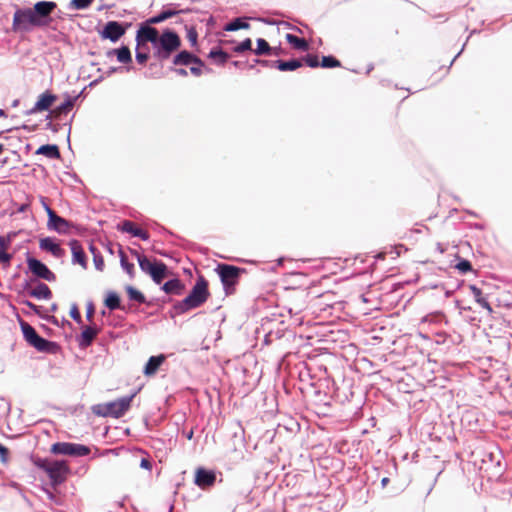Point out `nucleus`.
Masks as SVG:
<instances>
[{
    "instance_id": "nucleus-1",
    "label": "nucleus",
    "mask_w": 512,
    "mask_h": 512,
    "mask_svg": "<svg viewBox=\"0 0 512 512\" xmlns=\"http://www.w3.org/2000/svg\"><path fill=\"white\" fill-rule=\"evenodd\" d=\"M207 286L208 284L206 280L203 277H200L196 281L189 295L179 302L176 308L181 312H186L190 309L201 306L209 296Z\"/></svg>"
},
{
    "instance_id": "nucleus-2",
    "label": "nucleus",
    "mask_w": 512,
    "mask_h": 512,
    "mask_svg": "<svg viewBox=\"0 0 512 512\" xmlns=\"http://www.w3.org/2000/svg\"><path fill=\"white\" fill-rule=\"evenodd\" d=\"M181 45L179 36L170 30H165L159 35L153 49L154 56L160 60L168 59Z\"/></svg>"
},
{
    "instance_id": "nucleus-3",
    "label": "nucleus",
    "mask_w": 512,
    "mask_h": 512,
    "mask_svg": "<svg viewBox=\"0 0 512 512\" xmlns=\"http://www.w3.org/2000/svg\"><path fill=\"white\" fill-rule=\"evenodd\" d=\"M133 397L134 395L125 396L112 402L97 405L93 408V411L104 417L111 416L119 418L129 409Z\"/></svg>"
},
{
    "instance_id": "nucleus-4",
    "label": "nucleus",
    "mask_w": 512,
    "mask_h": 512,
    "mask_svg": "<svg viewBox=\"0 0 512 512\" xmlns=\"http://www.w3.org/2000/svg\"><path fill=\"white\" fill-rule=\"evenodd\" d=\"M138 264L142 272L148 274L156 284H161L166 276L167 266L160 261H151L146 256L134 251Z\"/></svg>"
},
{
    "instance_id": "nucleus-5",
    "label": "nucleus",
    "mask_w": 512,
    "mask_h": 512,
    "mask_svg": "<svg viewBox=\"0 0 512 512\" xmlns=\"http://www.w3.org/2000/svg\"><path fill=\"white\" fill-rule=\"evenodd\" d=\"M215 271L221 279L226 294L232 293L242 269L233 265L219 264Z\"/></svg>"
},
{
    "instance_id": "nucleus-6",
    "label": "nucleus",
    "mask_w": 512,
    "mask_h": 512,
    "mask_svg": "<svg viewBox=\"0 0 512 512\" xmlns=\"http://www.w3.org/2000/svg\"><path fill=\"white\" fill-rule=\"evenodd\" d=\"M41 26L40 20L34 14L33 9H18L13 16L14 30H29L31 27Z\"/></svg>"
},
{
    "instance_id": "nucleus-7",
    "label": "nucleus",
    "mask_w": 512,
    "mask_h": 512,
    "mask_svg": "<svg viewBox=\"0 0 512 512\" xmlns=\"http://www.w3.org/2000/svg\"><path fill=\"white\" fill-rule=\"evenodd\" d=\"M21 329L24 336V339L35 349L41 352L50 351V348L54 345L53 342H50L42 337H40L36 330L28 323L22 322Z\"/></svg>"
},
{
    "instance_id": "nucleus-8",
    "label": "nucleus",
    "mask_w": 512,
    "mask_h": 512,
    "mask_svg": "<svg viewBox=\"0 0 512 512\" xmlns=\"http://www.w3.org/2000/svg\"><path fill=\"white\" fill-rule=\"evenodd\" d=\"M42 468L48 474L53 484L62 483L69 473L68 464L64 460L47 461Z\"/></svg>"
},
{
    "instance_id": "nucleus-9",
    "label": "nucleus",
    "mask_w": 512,
    "mask_h": 512,
    "mask_svg": "<svg viewBox=\"0 0 512 512\" xmlns=\"http://www.w3.org/2000/svg\"><path fill=\"white\" fill-rule=\"evenodd\" d=\"M51 452L58 455H68L73 457H82L90 453V448L83 444L70 442H57L51 447Z\"/></svg>"
},
{
    "instance_id": "nucleus-10",
    "label": "nucleus",
    "mask_w": 512,
    "mask_h": 512,
    "mask_svg": "<svg viewBox=\"0 0 512 512\" xmlns=\"http://www.w3.org/2000/svg\"><path fill=\"white\" fill-rule=\"evenodd\" d=\"M27 265L29 270L38 278L44 279L46 281H54L55 274L40 260L29 257L27 259Z\"/></svg>"
},
{
    "instance_id": "nucleus-11",
    "label": "nucleus",
    "mask_w": 512,
    "mask_h": 512,
    "mask_svg": "<svg viewBox=\"0 0 512 512\" xmlns=\"http://www.w3.org/2000/svg\"><path fill=\"white\" fill-rule=\"evenodd\" d=\"M126 32V28L123 27L117 21H109L105 24L104 28L99 32L102 39H109L111 42H117Z\"/></svg>"
},
{
    "instance_id": "nucleus-12",
    "label": "nucleus",
    "mask_w": 512,
    "mask_h": 512,
    "mask_svg": "<svg viewBox=\"0 0 512 512\" xmlns=\"http://www.w3.org/2000/svg\"><path fill=\"white\" fill-rule=\"evenodd\" d=\"M70 223L58 216L52 209H48L47 228L56 231L59 234H67L70 229Z\"/></svg>"
},
{
    "instance_id": "nucleus-13",
    "label": "nucleus",
    "mask_w": 512,
    "mask_h": 512,
    "mask_svg": "<svg viewBox=\"0 0 512 512\" xmlns=\"http://www.w3.org/2000/svg\"><path fill=\"white\" fill-rule=\"evenodd\" d=\"M55 7L56 4L51 1H40L34 5L33 11L38 20H40L41 26L47 25V18Z\"/></svg>"
},
{
    "instance_id": "nucleus-14",
    "label": "nucleus",
    "mask_w": 512,
    "mask_h": 512,
    "mask_svg": "<svg viewBox=\"0 0 512 512\" xmlns=\"http://www.w3.org/2000/svg\"><path fill=\"white\" fill-rule=\"evenodd\" d=\"M159 37V32L156 28L151 27L150 24L141 26L137 31L136 40L138 45L141 42H150L154 47L157 39Z\"/></svg>"
},
{
    "instance_id": "nucleus-15",
    "label": "nucleus",
    "mask_w": 512,
    "mask_h": 512,
    "mask_svg": "<svg viewBox=\"0 0 512 512\" xmlns=\"http://www.w3.org/2000/svg\"><path fill=\"white\" fill-rule=\"evenodd\" d=\"M216 475L213 471L206 470L204 468H198L195 472V484L205 489L212 486L215 483Z\"/></svg>"
},
{
    "instance_id": "nucleus-16",
    "label": "nucleus",
    "mask_w": 512,
    "mask_h": 512,
    "mask_svg": "<svg viewBox=\"0 0 512 512\" xmlns=\"http://www.w3.org/2000/svg\"><path fill=\"white\" fill-rule=\"evenodd\" d=\"M56 100V96L49 93L44 92L39 97L34 106L29 110V114H35L38 112L46 111L50 108L53 102Z\"/></svg>"
},
{
    "instance_id": "nucleus-17",
    "label": "nucleus",
    "mask_w": 512,
    "mask_h": 512,
    "mask_svg": "<svg viewBox=\"0 0 512 512\" xmlns=\"http://www.w3.org/2000/svg\"><path fill=\"white\" fill-rule=\"evenodd\" d=\"M39 247L43 251L50 252L56 258H61L65 254L64 249L51 237L40 239Z\"/></svg>"
},
{
    "instance_id": "nucleus-18",
    "label": "nucleus",
    "mask_w": 512,
    "mask_h": 512,
    "mask_svg": "<svg viewBox=\"0 0 512 512\" xmlns=\"http://www.w3.org/2000/svg\"><path fill=\"white\" fill-rule=\"evenodd\" d=\"M12 242V235L0 236V263H2L5 267L10 266V262L13 258V255L7 253L6 250L10 247Z\"/></svg>"
},
{
    "instance_id": "nucleus-19",
    "label": "nucleus",
    "mask_w": 512,
    "mask_h": 512,
    "mask_svg": "<svg viewBox=\"0 0 512 512\" xmlns=\"http://www.w3.org/2000/svg\"><path fill=\"white\" fill-rule=\"evenodd\" d=\"M70 248L72 251V262L81 265L85 269L87 267L86 256L80 243L77 240H72Z\"/></svg>"
},
{
    "instance_id": "nucleus-20",
    "label": "nucleus",
    "mask_w": 512,
    "mask_h": 512,
    "mask_svg": "<svg viewBox=\"0 0 512 512\" xmlns=\"http://www.w3.org/2000/svg\"><path fill=\"white\" fill-rule=\"evenodd\" d=\"M165 359L166 357L163 354L151 356L144 367L143 373L146 376L154 375L159 367L164 363Z\"/></svg>"
},
{
    "instance_id": "nucleus-21",
    "label": "nucleus",
    "mask_w": 512,
    "mask_h": 512,
    "mask_svg": "<svg viewBox=\"0 0 512 512\" xmlns=\"http://www.w3.org/2000/svg\"><path fill=\"white\" fill-rule=\"evenodd\" d=\"M121 231L129 233L133 235L134 237H139L142 240H148L149 235L144 230L136 227L133 222L129 220H125L122 222V224L119 226Z\"/></svg>"
},
{
    "instance_id": "nucleus-22",
    "label": "nucleus",
    "mask_w": 512,
    "mask_h": 512,
    "mask_svg": "<svg viewBox=\"0 0 512 512\" xmlns=\"http://www.w3.org/2000/svg\"><path fill=\"white\" fill-rule=\"evenodd\" d=\"M174 65H189L191 63L202 65V61L188 51H181L173 59Z\"/></svg>"
},
{
    "instance_id": "nucleus-23",
    "label": "nucleus",
    "mask_w": 512,
    "mask_h": 512,
    "mask_svg": "<svg viewBox=\"0 0 512 512\" xmlns=\"http://www.w3.org/2000/svg\"><path fill=\"white\" fill-rule=\"evenodd\" d=\"M162 290L166 294L181 295L184 290V285L179 279H172L164 283Z\"/></svg>"
},
{
    "instance_id": "nucleus-24",
    "label": "nucleus",
    "mask_w": 512,
    "mask_h": 512,
    "mask_svg": "<svg viewBox=\"0 0 512 512\" xmlns=\"http://www.w3.org/2000/svg\"><path fill=\"white\" fill-rule=\"evenodd\" d=\"M36 154L46 156L49 159H58L60 157L59 148L54 144H46L40 146Z\"/></svg>"
},
{
    "instance_id": "nucleus-25",
    "label": "nucleus",
    "mask_w": 512,
    "mask_h": 512,
    "mask_svg": "<svg viewBox=\"0 0 512 512\" xmlns=\"http://www.w3.org/2000/svg\"><path fill=\"white\" fill-rule=\"evenodd\" d=\"M29 294H30V296H32L36 299L48 300L52 297V292H51L50 288L44 283H39L35 288H33L29 292Z\"/></svg>"
},
{
    "instance_id": "nucleus-26",
    "label": "nucleus",
    "mask_w": 512,
    "mask_h": 512,
    "mask_svg": "<svg viewBox=\"0 0 512 512\" xmlns=\"http://www.w3.org/2000/svg\"><path fill=\"white\" fill-rule=\"evenodd\" d=\"M470 291L475 299V301L482 307L484 308L485 310H487V312L489 314H492L493 313V309L491 307V305L488 303V301L482 296V291L481 289H479L477 286L475 285H470Z\"/></svg>"
},
{
    "instance_id": "nucleus-27",
    "label": "nucleus",
    "mask_w": 512,
    "mask_h": 512,
    "mask_svg": "<svg viewBox=\"0 0 512 512\" xmlns=\"http://www.w3.org/2000/svg\"><path fill=\"white\" fill-rule=\"evenodd\" d=\"M112 54H115L117 56V60L120 63H130L132 61V56L129 48L127 46H123L118 49H112L107 52V55L110 56Z\"/></svg>"
},
{
    "instance_id": "nucleus-28",
    "label": "nucleus",
    "mask_w": 512,
    "mask_h": 512,
    "mask_svg": "<svg viewBox=\"0 0 512 512\" xmlns=\"http://www.w3.org/2000/svg\"><path fill=\"white\" fill-rule=\"evenodd\" d=\"M96 335H97V330L95 328L86 326L81 333V337L79 340L80 346L88 347L89 345H91V343Z\"/></svg>"
},
{
    "instance_id": "nucleus-29",
    "label": "nucleus",
    "mask_w": 512,
    "mask_h": 512,
    "mask_svg": "<svg viewBox=\"0 0 512 512\" xmlns=\"http://www.w3.org/2000/svg\"><path fill=\"white\" fill-rule=\"evenodd\" d=\"M274 64L280 71H294L302 66L300 60H290V61H275Z\"/></svg>"
},
{
    "instance_id": "nucleus-30",
    "label": "nucleus",
    "mask_w": 512,
    "mask_h": 512,
    "mask_svg": "<svg viewBox=\"0 0 512 512\" xmlns=\"http://www.w3.org/2000/svg\"><path fill=\"white\" fill-rule=\"evenodd\" d=\"M286 40L289 44L293 45V47L298 50H301V51L308 50V44H307L306 40H304L302 38H298L297 36H295L293 34H287Z\"/></svg>"
},
{
    "instance_id": "nucleus-31",
    "label": "nucleus",
    "mask_w": 512,
    "mask_h": 512,
    "mask_svg": "<svg viewBox=\"0 0 512 512\" xmlns=\"http://www.w3.org/2000/svg\"><path fill=\"white\" fill-rule=\"evenodd\" d=\"M249 23L242 18H236L233 21L227 23L224 27L225 31H237L240 29H248Z\"/></svg>"
},
{
    "instance_id": "nucleus-32",
    "label": "nucleus",
    "mask_w": 512,
    "mask_h": 512,
    "mask_svg": "<svg viewBox=\"0 0 512 512\" xmlns=\"http://www.w3.org/2000/svg\"><path fill=\"white\" fill-rule=\"evenodd\" d=\"M254 53L258 56L262 55H270L272 54V48L270 47L269 43L262 38L257 39V47L254 50Z\"/></svg>"
},
{
    "instance_id": "nucleus-33",
    "label": "nucleus",
    "mask_w": 512,
    "mask_h": 512,
    "mask_svg": "<svg viewBox=\"0 0 512 512\" xmlns=\"http://www.w3.org/2000/svg\"><path fill=\"white\" fill-rule=\"evenodd\" d=\"M209 57L217 64L223 65L228 60L229 55L220 49H213L210 51Z\"/></svg>"
},
{
    "instance_id": "nucleus-34",
    "label": "nucleus",
    "mask_w": 512,
    "mask_h": 512,
    "mask_svg": "<svg viewBox=\"0 0 512 512\" xmlns=\"http://www.w3.org/2000/svg\"><path fill=\"white\" fill-rule=\"evenodd\" d=\"M105 305L110 310H115L120 307V298L115 292H109L105 299Z\"/></svg>"
},
{
    "instance_id": "nucleus-35",
    "label": "nucleus",
    "mask_w": 512,
    "mask_h": 512,
    "mask_svg": "<svg viewBox=\"0 0 512 512\" xmlns=\"http://www.w3.org/2000/svg\"><path fill=\"white\" fill-rule=\"evenodd\" d=\"M126 292H127L128 297H129L130 300L136 301L138 303H144L145 302V296L140 291L135 289L134 287L127 286L126 287Z\"/></svg>"
},
{
    "instance_id": "nucleus-36",
    "label": "nucleus",
    "mask_w": 512,
    "mask_h": 512,
    "mask_svg": "<svg viewBox=\"0 0 512 512\" xmlns=\"http://www.w3.org/2000/svg\"><path fill=\"white\" fill-rule=\"evenodd\" d=\"M91 253L93 254V262L95 268L98 271H102L104 269V260L101 254L97 251V249L93 246L90 247Z\"/></svg>"
},
{
    "instance_id": "nucleus-37",
    "label": "nucleus",
    "mask_w": 512,
    "mask_h": 512,
    "mask_svg": "<svg viewBox=\"0 0 512 512\" xmlns=\"http://www.w3.org/2000/svg\"><path fill=\"white\" fill-rule=\"evenodd\" d=\"M119 256H120L121 267L123 268V270H125L127 272V274H129L130 277H133L134 265L132 263L127 262L126 256L122 250H120Z\"/></svg>"
},
{
    "instance_id": "nucleus-38",
    "label": "nucleus",
    "mask_w": 512,
    "mask_h": 512,
    "mask_svg": "<svg viewBox=\"0 0 512 512\" xmlns=\"http://www.w3.org/2000/svg\"><path fill=\"white\" fill-rule=\"evenodd\" d=\"M75 98L67 97V99L56 108L58 114L67 113L74 106Z\"/></svg>"
},
{
    "instance_id": "nucleus-39",
    "label": "nucleus",
    "mask_w": 512,
    "mask_h": 512,
    "mask_svg": "<svg viewBox=\"0 0 512 512\" xmlns=\"http://www.w3.org/2000/svg\"><path fill=\"white\" fill-rule=\"evenodd\" d=\"M186 37L190 42L191 46L197 45L198 34L193 26H186Z\"/></svg>"
},
{
    "instance_id": "nucleus-40",
    "label": "nucleus",
    "mask_w": 512,
    "mask_h": 512,
    "mask_svg": "<svg viewBox=\"0 0 512 512\" xmlns=\"http://www.w3.org/2000/svg\"><path fill=\"white\" fill-rule=\"evenodd\" d=\"M252 47V41L250 38H246L241 43H239L237 46L233 48L235 53H243L245 51L251 50Z\"/></svg>"
},
{
    "instance_id": "nucleus-41",
    "label": "nucleus",
    "mask_w": 512,
    "mask_h": 512,
    "mask_svg": "<svg viewBox=\"0 0 512 512\" xmlns=\"http://www.w3.org/2000/svg\"><path fill=\"white\" fill-rule=\"evenodd\" d=\"M321 66L323 68H334L339 67L340 62L332 56H324L322 58Z\"/></svg>"
},
{
    "instance_id": "nucleus-42",
    "label": "nucleus",
    "mask_w": 512,
    "mask_h": 512,
    "mask_svg": "<svg viewBox=\"0 0 512 512\" xmlns=\"http://www.w3.org/2000/svg\"><path fill=\"white\" fill-rule=\"evenodd\" d=\"M92 2L93 0H71L70 6L77 10H84L87 9Z\"/></svg>"
},
{
    "instance_id": "nucleus-43",
    "label": "nucleus",
    "mask_w": 512,
    "mask_h": 512,
    "mask_svg": "<svg viewBox=\"0 0 512 512\" xmlns=\"http://www.w3.org/2000/svg\"><path fill=\"white\" fill-rule=\"evenodd\" d=\"M457 269L462 273H467L472 270L471 263L467 260H462L456 265Z\"/></svg>"
},
{
    "instance_id": "nucleus-44",
    "label": "nucleus",
    "mask_w": 512,
    "mask_h": 512,
    "mask_svg": "<svg viewBox=\"0 0 512 512\" xmlns=\"http://www.w3.org/2000/svg\"><path fill=\"white\" fill-rule=\"evenodd\" d=\"M305 61L307 65L311 68H316L319 66L318 57L315 55H308Z\"/></svg>"
},
{
    "instance_id": "nucleus-45",
    "label": "nucleus",
    "mask_w": 512,
    "mask_h": 512,
    "mask_svg": "<svg viewBox=\"0 0 512 512\" xmlns=\"http://www.w3.org/2000/svg\"><path fill=\"white\" fill-rule=\"evenodd\" d=\"M70 316L77 322L81 321V315L78 307L74 304L70 309Z\"/></svg>"
},
{
    "instance_id": "nucleus-46",
    "label": "nucleus",
    "mask_w": 512,
    "mask_h": 512,
    "mask_svg": "<svg viewBox=\"0 0 512 512\" xmlns=\"http://www.w3.org/2000/svg\"><path fill=\"white\" fill-rule=\"evenodd\" d=\"M165 17L163 16V13L161 12L160 14L154 16V17H151L147 20V24H158V23H161L163 21H165Z\"/></svg>"
},
{
    "instance_id": "nucleus-47",
    "label": "nucleus",
    "mask_w": 512,
    "mask_h": 512,
    "mask_svg": "<svg viewBox=\"0 0 512 512\" xmlns=\"http://www.w3.org/2000/svg\"><path fill=\"white\" fill-rule=\"evenodd\" d=\"M148 59V54L146 52H141L139 50L136 51V60L139 64H144Z\"/></svg>"
},
{
    "instance_id": "nucleus-48",
    "label": "nucleus",
    "mask_w": 512,
    "mask_h": 512,
    "mask_svg": "<svg viewBox=\"0 0 512 512\" xmlns=\"http://www.w3.org/2000/svg\"><path fill=\"white\" fill-rule=\"evenodd\" d=\"M140 467L146 470H151L152 464L148 459L142 458L140 462Z\"/></svg>"
},
{
    "instance_id": "nucleus-49",
    "label": "nucleus",
    "mask_w": 512,
    "mask_h": 512,
    "mask_svg": "<svg viewBox=\"0 0 512 512\" xmlns=\"http://www.w3.org/2000/svg\"><path fill=\"white\" fill-rule=\"evenodd\" d=\"M8 454V449L4 447L2 444H0V458L3 462L6 461V457Z\"/></svg>"
},
{
    "instance_id": "nucleus-50",
    "label": "nucleus",
    "mask_w": 512,
    "mask_h": 512,
    "mask_svg": "<svg viewBox=\"0 0 512 512\" xmlns=\"http://www.w3.org/2000/svg\"><path fill=\"white\" fill-rule=\"evenodd\" d=\"M163 13V16L165 17V19H169L171 17H173L174 15L178 14V11H175V10H164L162 11Z\"/></svg>"
},
{
    "instance_id": "nucleus-51",
    "label": "nucleus",
    "mask_w": 512,
    "mask_h": 512,
    "mask_svg": "<svg viewBox=\"0 0 512 512\" xmlns=\"http://www.w3.org/2000/svg\"><path fill=\"white\" fill-rule=\"evenodd\" d=\"M198 66H193L190 68V71L192 74H194L195 76H199L201 75L202 73V70H201V66L200 64H197Z\"/></svg>"
},
{
    "instance_id": "nucleus-52",
    "label": "nucleus",
    "mask_w": 512,
    "mask_h": 512,
    "mask_svg": "<svg viewBox=\"0 0 512 512\" xmlns=\"http://www.w3.org/2000/svg\"><path fill=\"white\" fill-rule=\"evenodd\" d=\"M23 304L26 305L29 309H31L33 311H37V306L35 304H33L32 302L26 300V301H23Z\"/></svg>"
},
{
    "instance_id": "nucleus-53",
    "label": "nucleus",
    "mask_w": 512,
    "mask_h": 512,
    "mask_svg": "<svg viewBox=\"0 0 512 512\" xmlns=\"http://www.w3.org/2000/svg\"><path fill=\"white\" fill-rule=\"evenodd\" d=\"M41 204L44 208V210L46 211V213L48 214V209H51L50 206L46 203V200L44 197H41Z\"/></svg>"
},
{
    "instance_id": "nucleus-54",
    "label": "nucleus",
    "mask_w": 512,
    "mask_h": 512,
    "mask_svg": "<svg viewBox=\"0 0 512 512\" xmlns=\"http://www.w3.org/2000/svg\"><path fill=\"white\" fill-rule=\"evenodd\" d=\"M93 313H94V310H93V306L90 305L87 309V318L88 319H91V317L93 316Z\"/></svg>"
},
{
    "instance_id": "nucleus-55",
    "label": "nucleus",
    "mask_w": 512,
    "mask_h": 512,
    "mask_svg": "<svg viewBox=\"0 0 512 512\" xmlns=\"http://www.w3.org/2000/svg\"><path fill=\"white\" fill-rule=\"evenodd\" d=\"M176 72L181 75V76H186L187 75V71L183 68H180V69H177Z\"/></svg>"
},
{
    "instance_id": "nucleus-56",
    "label": "nucleus",
    "mask_w": 512,
    "mask_h": 512,
    "mask_svg": "<svg viewBox=\"0 0 512 512\" xmlns=\"http://www.w3.org/2000/svg\"><path fill=\"white\" fill-rule=\"evenodd\" d=\"M388 482H389V479H388V478H386V477H384V478L381 480V484H382V486H383V487H385V486L388 484Z\"/></svg>"
},
{
    "instance_id": "nucleus-57",
    "label": "nucleus",
    "mask_w": 512,
    "mask_h": 512,
    "mask_svg": "<svg viewBox=\"0 0 512 512\" xmlns=\"http://www.w3.org/2000/svg\"><path fill=\"white\" fill-rule=\"evenodd\" d=\"M116 71H117V68H115V67H111V68L108 70L107 74H108V75H111V74L115 73Z\"/></svg>"
},
{
    "instance_id": "nucleus-58",
    "label": "nucleus",
    "mask_w": 512,
    "mask_h": 512,
    "mask_svg": "<svg viewBox=\"0 0 512 512\" xmlns=\"http://www.w3.org/2000/svg\"><path fill=\"white\" fill-rule=\"evenodd\" d=\"M255 62H256V63H259V64H262V65H268V61H266V60H259V59H258V60H256Z\"/></svg>"
},
{
    "instance_id": "nucleus-59",
    "label": "nucleus",
    "mask_w": 512,
    "mask_h": 512,
    "mask_svg": "<svg viewBox=\"0 0 512 512\" xmlns=\"http://www.w3.org/2000/svg\"><path fill=\"white\" fill-rule=\"evenodd\" d=\"M280 25H281V26H284V27H286V28H291V26H290V24H289L288 22H284V21H282V22H280Z\"/></svg>"
},
{
    "instance_id": "nucleus-60",
    "label": "nucleus",
    "mask_w": 512,
    "mask_h": 512,
    "mask_svg": "<svg viewBox=\"0 0 512 512\" xmlns=\"http://www.w3.org/2000/svg\"><path fill=\"white\" fill-rule=\"evenodd\" d=\"M4 151V145L0 143V154Z\"/></svg>"
},
{
    "instance_id": "nucleus-61",
    "label": "nucleus",
    "mask_w": 512,
    "mask_h": 512,
    "mask_svg": "<svg viewBox=\"0 0 512 512\" xmlns=\"http://www.w3.org/2000/svg\"><path fill=\"white\" fill-rule=\"evenodd\" d=\"M192 435H193V432L191 431V432L187 435V438H188V439H191V438H192Z\"/></svg>"
},
{
    "instance_id": "nucleus-62",
    "label": "nucleus",
    "mask_w": 512,
    "mask_h": 512,
    "mask_svg": "<svg viewBox=\"0 0 512 512\" xmlns=\"http://www.w3.org/2000/svg\"><path fill=\"white\" fill-rule=\"evenodd\" d=\"M458 57H459V54H456V55H455V58H453V59H452V62H455V61H456V58H458Z\"/></svg>"
},
{
    "instance_id": "nucleus-63",
    "label": "nucleus",
    "mask_w": 512,
    "mask_h": 512,
    "mask_svg": "<svg viewBox=\"0 0 512 512\" xmlns=\"http://www.w3.org/2000/svg\"><path fill=\"white\" fill-rule=\"evenodd\" d=\"M458 57H459V54H456V55H455V58H453V59H452V62H455V61H456V58H458Z\"/></svg>"
},
{
    "instance_id": "nucleus-64",
    "label": "nucleus",
    "mask_w": 512,
    "mask_h": 512,
    "mask_svg": "<svg viewBox=\"0 0 512 512\" xmlns=\"http://www.w3.org/2000/svg\"><path fill=\"white\" fill-rule=\"evenodd\" d=\"M458 57H459V54H456V55H455V58H453V59H452V62H455V61H456V58H458Z\"/></svg>"
}]
</instances>
